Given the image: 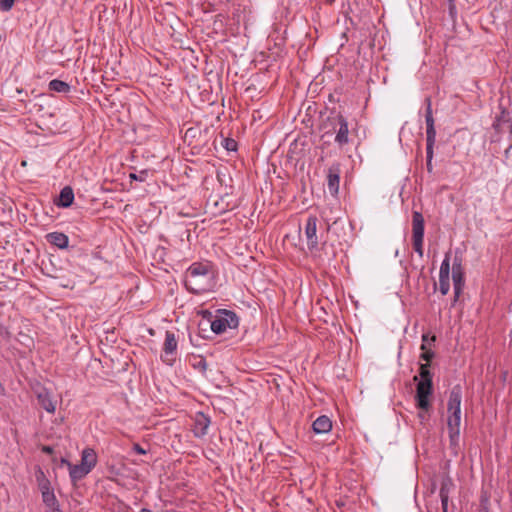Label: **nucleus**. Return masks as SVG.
Returning <instances> with one entry per match:
<instances>
[{"mask_svg": "<svg viewBox=\"0 0 512 512\" xmlns=\"http://www.w3.org/2000/svg\"><path fill=\"white\" fill-rule=\"evenodd\" d=\"M186 288L194 294H202L213 286V272L209 263L195 262L190 265L185 276Z\"/></svg>", "mask_w": 512, "mask_h": 512, "instance_id": "obj_1", "label": "nucleus"}, {"mask_svg": "<svg viewBox=\"0 0 512 512\" xmlns=\"http://www.w3.org/2000/svg\"><path fill=\"white\" fill-rule=\"evenodd\" d=\"M462 389L455 385L449 392L447 403V427L451 444H456L460 435Z\"/></svg>", "mask_w": 512, "mask_h": 512, "instance_id": "obj_2", "label": "nucleus"}, {"mask_svg": "<svg viewBox=\"0 0 512 512\" xmlns=\"http://www.w3.org/2000/svg\"><path fill=\"white\" fill-rule=\"evenodd\" d=\"M426 112H425V123H426V166L429 172L432 171V159L434 154V145L436 141V130L434 125V117L432 113V103L430 98L425 99Z\"/></svg>", "mask_w": 512, "mask_h": 512, "instance_id": "obj_3", "label": "nucleus"}, {"mask_svg": "<svg viewBox=\"0 0 512 512\" xmlns=\"http://www.w3.org/2000/svg\"><path fill=\"white\" fill-rule=\"evenodd\" d=\"M239 325V318L235 312L218 309L210 319V328L215 334H222L228 329H235Z\"/></svg>", "mask_w": 512, "mask_h": 512, "instance_id": "obj_4", "label": "nucleus"}, {"mask_svg": "<svg viewBox=\"0 0 512 512\" xmlns=\"http://www.w3.org/2000/svg\"><path fill=\"white\" fill-rule=\"evenodd\" d=\"M98 461L97 454L93 448L86 447L81 452V461L75 464L71 471V480L73 482L83 479L96 466Z\"/></svg>", "mask_w": 512, "mask_h": 512, "instance_id": "obj_5", "label": "nucleus"}, {"mask_svg": "<svg viewBox=\"0 0 512 512\" xmlns=\"http://www.w3.org/2000/svg\"><path fill=\"white\" fill-rule=\"evenodd\" d=\"M331 125L333 134H335L334 142L342 149L350 143L348 120L339 113L331 119Z\"/></svg>", "mask_w": 512, "mask_h": 512, "instance_id": "obj_6", "label": "nucleus"}, {"mask_svg": "<svg viewBox=\"0 0 512 512\" xmlns=\"http://www.w3.org/2000/svg\"><path fill=\"white\" fill-rule=\"evenodd\" d=\"M177 357L178 340L176 338V335L172 331H166L160 359L164 364L168 366H173L177 360Z\"/></svg>", "mask_w": 512, "mask_h": 512, "instance_id": "obj_7", "label": "nucleus"}, {"mask_svg": "<svg viewBox=\"0 0 512 512\" xmlns=\"http://www.w3.org/2000/svg\"><path fill=\"white\" fill-rule=\"evenodd\" d=\"M433 393V384L429 381H419L416 386V405L423 412H427L431 407V396Z\"/></svg>", "mask_w": 512, "mask_h": 512, "instance_id": "obj_8", "label": "nucleus"}, {"mask_svg": "<svg viewBox=\"0 0 512 512\" xmlns=\"http://www.w3.org/2000/svg\"><path fill=\"white\" fill-rule=\"evenodd\" d=\"M36 481H37L38 488L42 495L43 503L46 506L55 505L57 502V499L54 494V490L51 487V483H50L49 479L45 476V473L40 468L36 471Z\"/></svg>", "mask_w": 512, "mask_h": 512, "instance_id": "obj_9", "label": "nucleus"}, {"mask_svg": "<svg viewBox=\"0 0 512 512\" xmlns=\"http://www.w3.org/2000/svg\"><path fill=\"white\" fill-rule=\"evenodd\" d=\"M318 219L314 215H310L305 223L304 235L306 238L308 249L312 252L318 248L319 239L317 236Z\"/></svg>", "mask_w": 512, "mask_h": 512, "instance_id": "obj_10", "label": "nucleus"}, {"mask_svg": "<svg viewBox=\"0 0 512 512\" xmlns=\"http://www.w3.org/2000/svg\"><path fill=\"white\" fill-rule=\"evenodd\" d=\"M450 289V255L446 254L439 271V290L446 295Z\"/></svg>", "mask_w": 512, "mask_h": 512, "instance_id": "obj_11", "label": "nucleus"}, {"mask_svg": "<svg viewBox=\"0 0 512 512\" xmlns=\"http://www.w3.org/2000/svg\"><path fill=\"white\" fill-rule=\"evenodd\" d=\"M452 280L454 285V295L456 301L464 287V272L461 266V261L458 260L457 258L455 259L452 266Z\"/></svg>", "mask_w": 512, "mask_h": 512, "instance_id": "obj_12", "label": "nucleus"}, {"mask_svg": "<svg viewBox=\"0 0 512 512\" xmlns=\"http://www.w3.org/2000/svg\"><path fill=\"white\" fill-rule=\"evenodd\" d=\"M340 174H341V165L339 163H333L328 168L327 186H328L329 192L332 195H337V193H338L339 183H340Z\"/></svg>", "mask_w": 512, "mask_h": 512, "instance_id": "obj_13", "label": "nucleus"}, {"mask_svg": "<svg viewBox=\"0 0 512 512\" xmlns=\"http://www.w3.org/2000/svg\"><path fill=\"white\" fill-rule=\"evenodd\" d=\"M210 418L202 412H198L194 418L193 433L196 437L201 438L208 432L210 426Z\"/></svg>", "mask_w": 512, "mask_h": 512, "instance_id": "obj_14", "label": "nucleus"}, {"mask_svg": "<svg viewBox=\"0 0 512 512\" xmlns=\"http://www.w3.org/2000/svg\"><path fill=\"white\" fill-rule=\"evenodd\" d=\"M425 221L421 212L412 214V239H424Z\"/></svg>", "mask_w": 512, "mask_h": 512, "instance_id": "obj_15", "label": "nucleus"}, {"mask_svg": "<svg viewBox=\"0 0 512 512\" xmlns=\"http://www.w3.org/2000/svg\"><path fill=\"white\" fill-rule=\"evenodd\" d=\"M46 240L59 249H66L69 245L68 236L62 232H50L46 235Z\"/></svg>", "mask_w": 512, "mask_h": 512, "instance_id": "obj_16", "label": "nucleus"}, {"mask_svg": "<svg viewBox=\"0 0 512 512\" xmlns=\"http://www.w3.org/2000/svg\"><path fill=\"white\" fill-rule=\"evenodd\" d=\"M41 407L49 413H54L56 410V401L47 390H43L37 395Z\"/></svg>", "mask_w": 512, "mask_h": 512, "instance_id": "obj_17", "label": "nucleus"}, {"mask_svg": "<svg viewBox=\"0 0 512 512\" xmlns=\"http://www.w3.org/2000/svg\"><path fill=\"white\" fill-rule=\"evenodd\" d=\"M312 429L316 434L328 433L332 429V421L328 416L321 415L313 422Z\"/></svg>", "mask_w": 512, "mask_h": 512, "instance_id": "obj_18", "label": "nucleus"}, {"mask_svg": "<svg viewBox=\"0 0 512 512\" xmlns=\"http://www.w3.org/2000/svg\"><path fill=\"white\" fill-rule=\"evenodd\" d=\"M74 201V192L70 186H65L60 191L59 201L57 202L58 207L68 208Z\"/></svg>", "mask_w": 512, "mask_h": 512, "instance_id": "obj_19", "label": "nucleus"}, {"mask_svg": "<svg viewBox=\"0 0 512 512\" xmlns=\"http://www.w3.org/2000/svg\"><path fill=\"white\" fill-rule=\"evenodd\" d=\"M48 88L50 91L68 94L71 91V87L67 82L59 79H53L49 82Z\"/></svg>", "mask_w": 512, "mask_h": 512, "instance_id": "obj_20", "label": "nucleus"}, {"mask_svg": "<svg viewBox=\"0 0 512 512\" xmlns=\"http://www.w3.org/2000/svg\"><path fill=\"white\" fill-rule=\"evenodd\" d=\"M452 487H453L452 479L450 477L444 478L441 483V487H440V491H439L440 498H443L445 496H446V498H449V494H450Z\"/></svg>", "mask_w": 512, "mask_h": 512, "instance_id": "obj_21", "label": "nucleus"}, {"mask_svg": "<svg viewBox=\"0 0 512 512\" xmlns=\"http://www.w3.org/2000/svg\"><path fill=\"white\" fill-rule=\"evenodd\" d=\"M419 375L421 377L420 381H429V383H432V374L429 369V364H421L420 365V371Z\"/></svg>", "mask_w": 512, "mask_h": 512, "instance_id": "obj_22", "label": "nucleus"}, {"mask_svg": "<svg viewBox=\"0 0 512 512\" xmlns=\"http://www.w3.org/2000/svg\"><path fill=\"white\" fill-rule=\"evenodd\" d=\"M413 242V248L415 252L422 258L424 251H423V242L424 239H412Z\"/></svg>", "mask_w": 512, "mask_h": 512, "instance_id": "obj_23", "label": "nucleus"}, {"mask_svg": "<svg viewBox=\"0 0 512 512\" xmlns=\"http://www.w3.org/2000/svg\"><path fill=\"white\" fill-rule=\"evenodd\" d=\"M15 0H0V10L3 12L10 11L14 5Z\"/></svg>", "mask_w": 512, "mask_h": 512, "instance_id": "obj_24", "label": "nucleus"}, {"mask_svg": "<svg viewBox=\"0 0 512 512\" xmlns=\"http://www.w3.org/2000/svg\"><path fill=\"white\" fill-rule=\"evenodd\" d=\"M421 348L424 350V352L421 354V358L424 359L426 362L431 361V359L434 356L433 351L425 350V345L424 344H422Z\"/></svg>", "mask_w": 512, "mask_h": 512, "instance_id": "obj_25", "label": "nucleus"}, {"mask_svg": "<svg viewBox=\"0 0 512 512\" xmlns=\"http://www.w3.org/2000/svg\"><path fill=\"white\" fill-rule=\"evenodd\" d=\"M236 147H237V144L234 140H232V139L225 140V148L228 151H234V150H236Z\"/></svg>", "mask_w": 512, "mask_h": 512, "instance_id": "obj_26", "label": "nucleus"}, {"mask_svg": "<svg viewBox=\"0 0 512 512\" xmlns=\"http://www.w3.org/2000/svg\"><path fill=\"white\" fill-rule=\"evenodd\" d=\"M441 499V507H442V512H448V501H449V498H446L443 497V498H440Z\"/></svg>", "mask_w": 512, "mask_h": 512, "instance_id": "obj_27", "label": "nucleus"}, {"mask_svg": "<svg viewBox=\"0 0 512 512\" xmlns=\"http://www.w3.org/2000/svg\"><path fill=\"white\" fill-rule=\"evenodd\" d=\"M133 450L138 454L144 455L147 453V451L141 445H139L137 443L133 445Z\"/></svg>", "mask_w": 512, "mask_h": 512, "instance_id": "obj_28", "label": "nucleus"}, {"mask_svg": "<svg viewBox=\"0 0 512 512\" xmlns=\"http://www.w3.org/2000/svg\"><path fill=\"white\" fill-rule=\"evenodd\" d=\"M61 463L65 466H67V468L69 469V476L71 477V471H72V468L75 466L74 464H72L70 461H68L67 459L65 458H62L61 459Z\"/></svg>", "mask_w": 512, "mask_h": 512, "instance_id": "obj_29", "label": "nucleus"}, {"mask_svg": "<svg viewBox=\"0 0 512 512\" xmlns=\"http://www.w3.org/2000/svg\"><path fill=\"white\" fill-rule=\"evenodd\" d=\"M47 508H48L47 512H61V510L59 509L58 502H56V504L53 506H47Z\"/></svg>", "mask_w": 512, "mask_h": 512, "instance_id": "obj_30", "label": "nucleus"}, {"mask_svg": "<svg viewBox=\"0 0 512 512\" xmlns=\"http://www.w3.org/2000/svg\"><path fill=\"white\" fill-rule=\"evenodd\" d=\"M42 451L46 454H51L53 452V448L50 446H43Z\"/></svg>", "mask_w": 512, "mask_h": 512, "instance_id": "obj_31", "label": "nucleus"}, {"mask_svg": "<svg viewBox=\"0 0 512 512\" xmlns=\"http://www.w3.org/2000/svg\"><path fill=\"white\" fill-rule=\"evenodd\" d=\"M449 12H450L451 15L456 14L455 4H449Z\"/></svg>", "mask_w": 512, "mask_h": 512, "instance_id": "obj_32", "label": "nucleus"}, {"mask_svg": "<svg viewBox=\"0 0 512 512\" xmlns=\"http://www.w3.org/2000/svg\"><path fill=\"white\" fill-rule=\"evenodd\" d=\"M130 178L135 179V180H140V181L143 180L142 177H138L136 174H130Z\"/></svg>", "mask_w": 512, "mask_h": 512, "instance_id": "obj_33", "label": "nucleus"}, {"mask_svg": "<svg viewBox=\"0 0 512 512\" xmlns=\"http://www.w3.org/2000/svg\"><path fill=\"white\" fill-rule=\"evenodd\" d=\"M511 151H512V145H510L509 148H507L506 151H505L507 157L509 156V153Z\"/></svg>", "mask_w": 512, "mask_h": 512, "instance_id": "obj_34", "label": "nucleus"}, {"mask_svg": "<svg viewBox=\"0 0 512 512\" xmlns=\"http://www.w3.org/2000/svg\"><path fill=\"white\" fill-rule=\"evenodd\" d=\"M140 512H153L152 510L148 509V508H142L140 510Z\"/></svg>", "mask_w": 512, "mask_h": 512, "instance_id": "obj_35", "label": "nucleus"}, {"mask_svg": "<svg viewBox=\"0 0 512 512\" xmlns=\"http://www.w3.org/2000/svg\"><path fill=\"white\" fill-rule=\"evenodd\" d=\"M419 417H420L421 419H425V415H424V413H419Z\"/></svg>", "mask_w": 512, "mask_h": 512, "instance_id": "obj_36", "label": "nucleus"}, {"mask_svg": "<svg viewBox=\"0 0 512 512\" xmlns=\"http://www.w3.org/2000/svg\"><path fill=\"white\" fill-rule=\"evenodd\" d=\"M428 336L427 335H423L422 339H423V342H425L427 340Z\"/></svg>", "mask_w": 512, "mask_h": 512, "instance_id": "obj_37", "label": "nucleus"}, {"mask_svg": "<svg viewBox=\"0 0 512 512\" xmlns=\"http://www.w3.org/2000/svg\"><path fill=\"white\" fill-rule=\"evenodd\" d=\"M449 4H455V0H448Z\"/></svg>", "mask_w": 512, "mask_h": 512, "instance_id": "obj_38", "label": "nucleus"}, {"mask_svg": "<svg viewBox=\"0 0 512 512\" xmlns=\"http://www.w3.org/2000/svg\"><path fill=\"white\" fill-rule=\"evenodd\" d=\"M149 333H150L151 335H153V333H154L153 329H150V330H149Z\"/></svg>", "mask_w": 512, "mask_h": 512, "instance_id": "obj_39", "label": "nucleus"}, {"mask_svg": "<svg viewBox=\"0 0 512 512\" xmlns=\"http://www.w3.org/2000/svg\"><path fill=\"white\" fill-rule=\"evenodd\" d=\"M510 133L512 134V124H511V126H510Z\"/></svg>", "mask_w": 512, "mask_h": 512, "instance_id": "obj_40", "label": "nucleus"}]
</instances>
